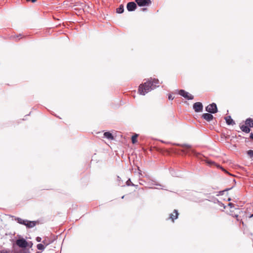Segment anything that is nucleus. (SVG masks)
<instances>
[{
  "label": "nucleus",
  "mask_w": 253,
  "mask_h": 253,
  "mask_svg": "<svg viewBox=\"0 0 253 253\" xmlns=\"http://www.w3.org/2000/svg\"><path fill=\"white\" fill-rule=\"evenodd\" d=\"M159 84L160 82L158 79L151 78L143 84H140L138 88V92L141 95H145L148 92L158 87Z\"/></svg>",
  "instance_id": "f257e3e1"
},
{
  "label": "nucleus",
  "mask_w": 253,
  "mask_h": 253,
  "mask_svg": "<svg viewBox=\"0 0 253 253\" xmlns=\"http://www.w3.org/2000/svg\"><path fill=\"white\" fill-rule=\"evenodd\" d=\"M15 220L19 224L24 225L28 228L34 227L36 223L35 221H29L28 220H23L20 217H16Z\"/></svg>",
  "instance_id": "f03ea898"
},
{
  "label": "nucleus",
  "mask_w": 253,
  "mask_h": 253,
  "mask_svg": "<svg viewBox=\"0 0 253 253\" xmlns=\"http://www.w3.org/2000/svg\"><path fill=\"white\" fill-rule=\"evenodd\" d=\"M246 125H242L240 126L241 130L245 133H249L251 131L250 127H251V122L250 118H247L245 121Z\"/></svg>",
  "instance_id": "7ed1b4c3"
},
{
  "label": "nucleus",
  "mask_w": 253,
  "mask_h": 253,
  "mask_svg": "<svg viewBox=\"0 0 253 253\" xmlns=\"http://www.w3.org/2000/svg\"><path fill=\"white\" fill-rule=\"evenodd\" d=\"M206 111L211 114H214L217 112L216 104L212 103L206 107Z\"/></svg>",
  "instance_id": "20e7f679"
},
{
  "label": "nucleus",
  "mask_w": 253,
  "mask_h": 253,
  "mask_svg": "<svg viewBox=\"0 0 253 253\" xmlns=\"http://www.w3.org/2000/svg\"><path fill=\"white\" fill-rule=\"evenodd\" d=\"M178 94L187 100H192L194 98V96L192 94L183 89L179 90Z\"/></svg>",
  "instance_id": "39448f33"
},
{
  "label": "nucleus",
  "mask_w": 253,
  "mask_h": 253,
  "mask_svg": "<svg viewBox=\"0 0 253 253\" xmlns=\"http://www.w3.org/2000/svg\"><path fill=\"white\" fill-rule=\"evenodd\" d=\"M139 6H148L151 4V0H135Z\"/></svg>",
  "instance_id": "423d86ee"
},
{
  "label": "nucleus",
  "mask_w": 253,
  "mask_h": 253,
  "mask_svg": "<svg viewBox=\"0 0 253 253\" xmlns=\"http://www.w3.org/2000/svg\"><path fill=\"white\" fill-rule=\"evenodd\" d=\"M193 109L196 112H200L202 111L203 106L201 102H196L193 104Z\"/></svg>",
  "instance_id": "0eeeda50"
},
{
  "label": "nucleus",
  "mask_w": 253,
  "mask_h": 253,
  "mask_svg": "<svg viewBox=\"0 0 253 253\" xmlns=\"http://www.w3.org/2000/svg\"><path fill=\"white\" fill-rule=\"evenodd\" d=\"M136 7V4L133 1L128 2L126 5V8L128 11H134Z\"/></svg>",
  "instance_id": "6e6552de"
},
{
  "label": "nucleus",
  "mask_w": 253,
  "mask_h": 253,
  "mask_svg": "<svg viewBox=\"0 0 253 253\" xmlns=\"http://www.w3.org/2000/svg\"><path fill=\"white\" fill-rule=\"evenodd\" d=\"M16 244L20 248H26L27 246V242L24 239H18L16 241Z\"/></svg>",
  "instance_id": "1a4fd4ad"
},
{
  "label": "nucleus",
  "mask_w": 253,
  "mask_h": 253,
  "mask_svg": "<svg viewBox=\"0 0 253 253\" xmlns=\"http://www.w3.org/2000/svg\"><path fill=\"white\" fill-rule=\"evenodd\" d=\"M202 117L208 122L211 121L213 118V116L211 113H204L202 115Z\"/></svg>",
  "instance_id": "9d476101"
},
{
  "label": "nucleus",
  "mask_w": 253,
  "mask_h": 253,
  "mask_svg": "<svg viewBox=\"0 0 253 253\" xmlns=\"http://www.w3.org/2000/svg\"><path fill=\"white\" fill-rule=\"evenodd\" d=\"M225 120L226 121V123L228 125H234L235 124V122L230 116L225 117Z\"/></svg>",
  "instance_id": "9b49d317"
},
{
  "label": "nucleus",
  "mask_w": 253,
  "mask_h": 253,
  "mask_svg": "<svg viewBox=\"0 0 253 253\" xmlns=\"http://www.w3.org/2000/svg\"><path fill=\"white\" fill-rule=\"evenodd\" d=\"M178 215V211L176 210H174L173 212L169 214V218H170L172 221L174 219L177 218Z\"/></svg>",
  "instance_id": "f8f14e48"
},
{
  "label": "nucleus",
  "mask_w": 253,
  "mask_h": 253,
  "mask_svg": "<svg viewBox=\"0 0 253 253\" xmlns=\"http://www.w3.org/2000/svg\"><path fill=\"white\" fill-rule=\"evenodd\" d=\"M104 136L105 138H108L110 140H113L114 139V136H113L112 134L110 132H105L104 133Z\"/></svg>",
  "instance_id": "ddd939ff"
},
{
  "label": "nucleus",
  "mask_w": 253,
  "mask_h": 253,
  "mask_svg": "<svg viewBox=\"0 0 253 253\" xmlns=\"http://www.w3.org/2000/svg\"><path fill=\"white\" fill-rule=\"evenodd\" d=\"M124 8L123 5H120L119 7L117 8V12L118 13H122L124 12Z\"/></svg>",
  "instance_id": "4468645a"
},
{
  "label": "nucleus",
  "mask_w": 253,
  "mask_h": 253,
  "mask_svg": "<svg viewBox=\"0 0 253 253\" xmlns=\"http://www.w3.org/2000/svg\"><path fill=\"white\" fill-rule=\"evenodd\" d=\"M37 248L39 250L43 251L45 249V247L43 244H39L37 246Z\"/></svg>",
  "instance_id": "2eb2a0df"
},
{
  "label": "nucleus",
  "mask_w": 253,
  "mask_h": 253,
  "mask_svg": "<svg viewBox=\"0 0 253 253\" xmlns=\"http://www.w3.org/2000/svg\"><path fill=\"white\" fill-rule=\"evenodd\" d=\"M117 184L119 186H124L123 181H122L121 178L119 176H117Z\"/></svg>",
  "instance_id": "dca6fc26"
},
{
  "label": "nucleus",
  "mask_w": 253,
  "mask_h": 253,
  "mask_svg": "<svg viewBox=\"0 0 253 253\" xmlns=\"http://www.w3.org/2000/svg\"><path fill=\"white\" fill-rule=\"evenodd\" d=\"M137 136H138L137 134L134 135L132 136L131 141L133 144H134L136 142V141H137L136 138H137Z\"/></svg>",
  "instance_id": "f3484780"
},
{
  "label": "nucleus",
  "mask_w": 253,
  "mask_h": 253,
  "mask_svg": "<svg viewBox=\"0 0 253 253\" xmlns=\"http://www.w3.org/2000/svg\"><path fill=\"white\" fill-rule=\"evenodd\" d=\"M51 243V242H50V241H48V240L46 239H45L44 240H43L42 241V243L43 244V245H45L46 246L48 245Z\"/></svg>",
  "instance_id": "a211bd4d"
},
{
  "label": "nucleus",
  "mask_w": 253,
  "mask_h": 253,
  "mask_svg": "<svg viewBox=\"0 0 253 253\" xmlns=\"http://www.w3.org/2000/svg\"><path fill=\"white\" fill-rule=\"evenodd\" d=\"M126 184L127 186H135V185L131 183L130 179L129 178L126 181Z\"/></svg>",
  "instance_id": "6ab92c4d"
},
{
  "label": "nucleus",
  "mask_w": 253,
  "mask_h": 253,
  "mask_svg": "<svg viewBox=\"0 0 253 253\" xmlns=\"http://www.w3.org/2000/svg\"><path fill=\"white\" fill-rule=\"evenodd\" d=\"M177 145L179 146H180L181 147H185L187 149H189L191 147V146L190 145L187 144H177Z\"/></svg>",
  "instance_id": "aec40b11"
},
{
  "label": "nucleus",
  "mask_w": 253,
  "mask_h": 253,
  "mask_svg": "<svg viewBox=\"0 0 253 253\" xmlns=\"http://www.w3.org/2000/svg\"><path fill=\"white\" fill-rule=\"evenodd\" d=\"M247 154L251 158H253V150H249L247 152Z\"/></svg>",
  "instance_id": "412c9836"
},
{
  "label": "nucleus",
  "mask_w": 253,
  "mask_h": 253,
  "mask_svg": "<svg viewBox=\"0 0 253 253\" xmlns=\"http://www.w3.org/2000/svg\"><path fill=\"white\" fill-rule=\"evenodd\" d=\"M36 241L38 242H41L42 241V238L40 237H37L36 238Z\"/></svg>",
  "instance_id": "4be33fe9"
},
{
  "label": "nucleus",
  "mask_w": 253,
  "mask_h": 253,
  "mask_svg": "<svg viewBox=\"0 0 253 253\" xmlns=\"http://www.w3.org/2000/svg\"><path fill=\"white\" fill-rule=\"evenodd\" d=\"M168 98H169V100H173V97H172V95H171V94H169V97H168Z\"/></svg>",
  "instance_id": "5701e85b"
},
{
  "label": "nucleus",
  "mask_w": 253,
  "mask_h": 253,
  "mask_svg": "<svg viewBox=\"0 0 253 253\" xmlns=\"http://www.w3.org/2000/svg\"><path fill=\"white\" fill-rule=\"evenodd\" d=\"M250 121L251 122V127H253V119L250 118Z\"/></svg>",
  "instance_id": "b1692460"
},
{
  "label": "nucleus",
  "mask_w": 253,
  "mask_h": 253,
  "mask_svg": "<svg viewBox=\"0 0 253 253\" xmlns=\"http://www.w3.org/2000/svg\"><path fill=\"white\" fill-rule=\"evenodd\" d=\"M27 1H31L32 2L34 3L37 1V0H26Z\"/></svg>",
  "instance_id": "393cba45"
},
{
  "label": "nucleus",
  "mask_w": 253,
  "mask_h": 253,
  "mask_svg": "<svg viewBox=\"0 0 253 253\" xmlns=\"http://www.w3.org/2000/svg\"><path fill=\"white\" fill-rule=\"evenodd\" d=\"M250 138H251L252 139H253V133H252H252L250 134Z\"/></svg>",
  "instance_id": "a878e982"
},
{
  "label": "nucleus",
  "mask_w": 253,
  "mask_h": 253,
  "mask_svg": "<svg viewBox=\"0 0 253 253\" xmlns=\"http://www.w3.org/2000/svg\"><path fill=\"white\" fill-rule=\"evenodd\" d=\"M138 170H139V174L140 175H142V173H141V170L139 169V167H138Z\"/></svg>",
  "instance_id": "bb28decb"
},
{
  "label": "nucleus",
  "mask_w": 253,
  "mask_h": 253,
  "mask_svg": "<svg viewBox=\"0 0 253 253\" xmlns=\"http://www.w3.org/2000/svg\"><path fill=\"white\" fill-rule=\"evenodd\" d=\"M228 205H229V206H230V207H232V206H233V204L232 203H229Z\"/></svg>",
  "instance_id": "cd10ccee"
},
{
  "label": "nucleus",
  "mask_w": 253,
  "mask_h": 253,
  "mask_svg": "<svg viewBox=\"0 0 253 253\" xmlns=\"http://www.w3.org/2000/svg\"><path fill=\"white\" fill-rule=\"evenodd\" d=\"M208 163H209V164H213V163H214V162H212V161H209V162H208Z\"/></svg>",
  "instance_id": "c85d7f7f"
},
{
  "label": "nucleus",
  "mask_w": 253,
  "mask_h": 253,
  "mask_svg": "<svg viewBox=\"0 0 253 253\" xmlns=\"http://www.w3.org/2000/svg\"><path fill=\"white\" fill-rule=\"evenodd\" d=\"M203 200H196V202H201V201H202Z\"/></svg>",
  "instance_id": "c756f323"
},
{
  "label": "nucleus",
  "mask_w": 253,
  "mask_h": 253,
  "mask_svg": "<svg viewBox=\"0 0 253 253\" xmlns=\"http://www.w3.org/2000/svg\"><path fill=\"white\" fill-rule=\"evenodd\" d=\"M253 216V214H251L250 216H249V218H251Z\"/></svg>",
  "instance_id": "7c9ffc66"
},
{
  "label": "nucleus",
  "mask_w": 253,
  "mask_h": 253,
  "mask_svg": "<svg viewBox=\"0 0 253 253\" xmlns=\"http://www.w3.org/2000/svg\"><path fill=\"white\" fill-rule=\"evenodd\" d=\"M235 216L236 217L237 220H239V219L238 218V215H236Z\"/></svg>",
  "instance_id": "2f4dec72"
},
{
  "label": "nucleus",
  "mask_w": 253,
  "mask_h": 253,
  "mask_svg": "<svg viewBox=\"0 0 253 253\" xmlns=\"http://www.w3.org/2000/svg\"><path fill=\"white\" fill-rule=\"evenodd\" d=\"M142 10H143V11L146 10V8H142Z\"/></svg>",
  "instance_id": "473e14b6"
},
{
  "label": "nucleus",
  "mask_w": 253,
  "mask_h": 253,
  "mask_svg": "<svg viewBox=\"0 0 253 253\" xmlns=\"http://www.w3.org/2000/svg\"><path fill=\"white\" fill-rule=\"evenodd\" d=\"M231 188L227 189H226V191H228V190H230Z\"/></svg>",
  "instance_id": "72a5a7b5"
},
{
  "label": "nucleus",
  "mask_w": 253,
  "mask_h": 253,
  "mask_svg": "<svg viewBox=\"0 0 253 253\" xmlns=\"http://www.w3.org/2000/svg\"><path fill=\"white\" fill-rule=\"evenodd\" d=\"M124 197H125V196H123L122 197V199H123V198H124Z\"/></svg>",
  "instance_id": "f704fd0d"
},
{
  "label": "nucleus",
  "mask_w": 253,
  "mask_h": 253,
  "mask_svg": "<svg viewBox=\"0 0 253 253\" xmlns=\"http://www.w3.org/2000/svg\"><path fill=\"white\" fill-rule=\"evenodd\" d=\"M221 168L223 170H225L223 168Z\"/></svg>",
  "instance_id": "c9c22d12"
}]
</instances>
